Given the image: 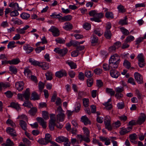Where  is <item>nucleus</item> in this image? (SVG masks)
Returning <instances> with one entry per match:
<instances>
[{
    "label": "nucleus",
    "mask_w": 146,
    "mask_h": 146,
    "mask_svg": "<svg viewBox=\"0 0 146 146\" xmlns=\"http://www.w3.org/2000/svg\"><path fill=\"white\" fill-rule=\"evenodd\" d=\"M55 75L58 78H61L63 76H65L67 75L66 71L64 70H61L56 72Z\"/></svg>",
    "instance_id": "1a4fd4ad"
},
{
    "label": "nucleus",
    "mask_w": 146,
    "mask_h": 146,
    "mask_svg": "<svg viewBox=\"0 0 146 146\" xmlns=\"http://www.w3.org/2000/svg\"><path fill=\"white\" fill-rule=\"evenodd\" d=\"M9 6L16 10H17L19 11L21 10V8L19 7L18 4L17 3H11L10 4Z\"/></svg>",
    "instance_id": "5701e85b"
},
{
    "label": "nucleus",
    "mask_w": 146,
    "mask_h": 146,
    "mask_svg": "<svg viewBox=\"0 0 146 146\" xmlns=\"http://www.w3.org/2000/svg\"><path fill=\"white\" fill-rule=\"evenodd\" d=\"M103 67L104 70L105 71L111 69H115L114 68H112L110 66L109 62V65L107 64H104L103 65Z\"/></svg>",
    "instance_id": "f704fd0d"
},
{
    "label": "nucleus",
    "mask_w": 146,
    "mask_h": 146,
    "mask_svg": "<svg viewBox=\"0 0 146 146\" xmlns=\"http://www.w3.org/2000/svg\"><path fill=\"white\" fill-rule=\"evenodd\" d=\"M68 140V138L62 136L57 137L56 139V141L59 143L66 142Z\"/></svg>",
    "instance_id": "aec40b11"
},
{
    "label": "nucleus",
    "mask_w": 146,
    "mask_h": 146,
    "mask_svg": "<svg viewBox=\"0 0 146 146\" xmlns=\"http://www.w3.org/2000/svg\"><path fill=\"white\" fill-rule=\"evenodd\" d=\"M6 123L7 124L10 125L13 127H15L16 126V125L15 123L10 119H8Z\"/></svg>",
    "instance_id": "6e6d98bb"
},
{
    "label": "nucleus",
    "mask_w": 146,
    "mask_h": 146,
    "mask_svg": "<svg viewBox=\"0 0 146 146\" xmlns=\"http://www.w3.org/2000/svg\"><path fill=\"white\" fill-rule=\"evenodd\" d=\"M91 42L92 44L96 43L98 42V38L95 35H92L91 37Z\"/></svg>",
    "instance_id": "72a5a7b5"
},
{
    "label": "nucleus",
    "mask_w": 146,
    "mask_h": 146,
    "mask_svg": "<svg viewBox=\"0 0 146 146\" xmlns=\"http://www.w3.org/2000/svg\"><path fill=\"white\" fill-rule=\"evenodd\" d=\"M111 76L113 78H117L120 75L119 72L116 70L112 69L110 70V72Z\"/></svg>",
    "instance_id": "4468645a"
},
{
    "label": "nucleus",
    "mask_w": 146,
    "mask_h": 146,
    "mask_svg": "<svg viewBox=\"0 0 146 146\" xmlns=\"http://www.w3.org/2000/svg\"><path fill=\"white\" fill-rule=\"evenodd\" d=\"M84 28L87 30H89L91 28V25L88 23H86L83 25Z\"/></svg>",
    "instance_id": "69168bd1"
},
{
    "label": "nucleus",
    "mask_w": 146,
    "mask_h": 146,
    "mask_svg": "<svg viewBox=\"0 0 146 146\" xmlns=\"http://www.w3.org/2000/svg\"><path fill=\"white\" fill-rule=\"evenodd\" d=\"M83 103L84 106L85 107H88L89 106V100L88 99L84 98L83 100Z\"/></svg>",
    "instance_id": "a18cd8bd"
},
{
    "label": "nucleus",
    "mask_w": 146,
    "mask_h": 146,
    "mask_svg": "<svg viewBox=\"0 0 146 146\" xmlns=\"http://www.w3.org/2000/svg\"><path fill=\"white\" fill-rule=\"evenodd\" d=\"M37 109L36 108H31L29 111V113L32 115H34L37 112Z\"/></svg>",
    "instance_id": "a19ab883"
},
{
    "label": "nucleus",
    "mask_w": 146,
    "mask_h": 146,
    "mask_svg": "<svg viewBox=\"0 0 146 146\" xmlns=\"http://www.w3.org/2000/svg\"><path fill=\"white\" fill-rule=\"evenodd\" d=\"M44 139L48 143L50 142L51 140L50 135L49 133L46 134Z\"/></svg>",
    "instance_id": "13d9d810"
},
{
    "label": "nucleus",
    "mask_w": 146,
    "mask_h": 146,
    "mask_svg": "<svg viewBox=\"0 0 146 146\" xmlns=\"http://www.w3.org/2000/svg\"><path fill=\"white\" fill-rule=\"evenodd\" d=\"M120 62L119 56L117 54H114L111 56L109 60L110 66L115 69L118 67Z\"/></svg>",
    "instance_id": "f257e3e1"
},
{
    "label": "nucleus",
    "mask_w": 146,
    "mask_h": 146,
    "mask_svg": "<svg viewBox=\"0 0 146 146\" xmlns=\"http://www.w3.org/2000/svg\"><path fill=\"white\" fill-rule=\"evenodd\" d=\"M50 16L53 18H57L59 21H61L62 14L61 13L56 14V13L54 12L53 13L52 15H51Z\"/></svg>",
    "instance_id": "2f4dec72"
},
{
    "label": "nucleus",
    "mask_w": 146,
    "mask_h": 146,
    "mask_svg": "<svg viewBox=\"0 0 146 146\" xmlns=\"http://www.w3.org/2000/svg\"><path fill=\"white\" fill-rule=\"evenodd\" d=\"M15 43V42L14 41L10 42L7 45V48H9L15 47V46L14 45Z\"/></svg>",
    "instance_id": "680f3d73"
},
{
    "label": "nucleus",
    "mask_w": 146,
    "mask_h": 146,
    "mask_svg": "<svg viewBox=\"0 0 146 146\" xmlns=\"http://www.w3.org/2000/svg\"><path fill=\"white\" fill-rule=\"evenodd\" d=\"M11 107L15 108L17 111H19L21 110L20 105L18 103L14 102H11Z\"/></svg>",
    "instance_id": "7c9ffc66"
},
{
    "label": "nucleus",
    "mask_w": 146,
    "mask_h": 146,
    "mask_svg": "<svg viewBox=\"0 0 146 146\" xmlns=\"http://www.w3.org/2000/svg\"><path fill=\"white\" fill-rule=\"evenodd\" d=\"M38 142L40 144L44 145H46L48 143L44 138L40 139L38 140Z\"/></svg>",
    "instance_id": "864d4df0"
},
{
    "label": "nucleus",
    "mask_w": 146,
    "mask_h": 146,
    "mask_svg": "<svg viewBox=\"0 0 146 146\" xmlns=\"http://www.w3.org/2000/svg\"><path fill=\"white\" fill-rule=\"evenodd\" d=\"M87 84L88 87H91L93 84V80L92 78L88 79L87 81Z\"/></svg>",
    "instance_id": "bf43d9fd"
},
{
    "label": "nucleus",
    "mask_w": 146,
    "mask_h": 146,
    "mask_svg": "<svg viewBox=\"0 0 146 146\" xmlns=\"http://www.w3.org/2000/svg\"><path fill=\"white\" fill-rule=\"evenodd\" d=\"M118 12L119 13H123L125 12L126 10L124 7L123 5L120 4L117 7Z\"/></svg>",
    "instance_id": "473e14b6"
},
{
    "label": "nucleus",
    "mask_w": 146,
    "mask_h": 146,
    "mask_svg": "<svg viewBox=\"0 0 146 146\" xmlns=\"http://www.w3.org/2000/svg\"><path fill=\"white\" fill-rule=\"evenodd\" d=\"M19 13L18 11L16 10H15L12 11L10 13V15L11 17H15L18 16Z\"/></svg>",
    "instance_id": "338daca9"
},
{
    "label": "nucleus",
    "mask_w": 146,
    "mask_h": 146,
    "mask_svg": "<svg viewBox=\"0 0 146 146\" xmlns=\"http://www.w3.org/2000/svg\"><path fill=\"white\" fill-rule=\"evenodd\" d=\"M9 62L10 64L16 65L19 63L20 62V61L19 58H17L9 60Z\"/></svg>",
    "instance_id": "e433bc0d"
},
{
    "label": "nucleus",
    "mask_w": 146,
    "mask_h": 146,
    "mask_svg": "<svg viewBox=\"0 0 146 146\" xmlns=\"http://www.w3.org/2000/svg\"><path fill=\"white\" fill-rule=\"evenodd\" d=\"M104 36L108 39H110L111 36V33L110 30L106 31L104 32Z\"/></svg>",
    "instance_id": "4c0bfd02"
},
{
    "label": "nucleus",
    "mask_w": 146,
    "mask_h": 146,
    "mask_svg": "<svg viewBox=\"0 0 146 146\" xmlns=\"http://www.w3.org/2000/svg\"><path fill=\"white\" fill-rule=\"evenodd\" d=\"M54 51L56 53L59 54L60 55L63 56L67 53L68 50L65 48L61 49L59 48H55Z\"/></svg>",
    "instance_id": "0eeeda50"
},
{
    "label": "nucleus",
    "mask_w": 146,
    "mask_h": 146,
    "mask_svg": "<svg viewBox=\"0 0 146 146\" xmlns=\"http://www.w3.org/2000/svg\"><path fill=\"white\" fill-rule=\"evenodd\" d=\"M100 139L102 141L105 142L104 144L106 145H108L111 144L110 139L108 138L100 136Z\"/></svg>",
    "instance_id": "6ab92c4d"
},
{
    "label": "nucleus",
    "mask_w": 146,
    "mask_h": 146,
    "mask_svg": "<svg viewBox=\"0 0 146 146\" xmlns=\"http://www.w3.org/2000/svg\"><path fill=\"white\" fill-rule=\"evenodd\" d=\"M105 15L106 17L107 18L113 19L114 17L113 14L112 12H107L106 13Z\"/></svg>",
    "instance_id": "8fccbe9b"
},
{
    "label": "nucleus",
    "mask_w": 146,
    "mask_h": 146,
    "mask_svg": "<svg viewBox=\"0 0 146 146\" xmlns=\"http://www.w3.org/2000/svg\"><path fill=\"white\" fill-rule=\"evenodd\" d=\"M29 27V26L26 25L22 28H19L16 29V32L19 34H24L26 32L25 31Z\"/></svg>",
    "instance_id": "9d476101"
},
{
    "label": "nucleus",
    "mask_w": 146,
    "mask_h": 146,
    "mask_svg": "<svg viewBox=\"0 0 146 146\" xmlns=\"http://www.w3.org/2000/svg\"><path fill=\"white\" fill-rule=\"evenodd\" d=\"M24 83L23 81H19L15 84V86L17 89L19 91L23 90L24 88Z\"/></svg>",
    "instance_id": "ddd939ff"
},
{
    "label": "nucleus",
    "mask_w": 146,
    "mask_h": 146,
    "mask_svg": "<svg viewBox=\"0 0 146 146\" xmlns=\"http://www.w3.org/2000/svg\"><path fill=\"white\" fill-rule=\"evenodd\" d=\"M30 96V93L29 88L26 89L25 93L23 94H17V98L21 101H23L24 98L27 100H28Z\"/></svg>",
    "instance_id": "f03ea898"
},
{
    "label": "nucleus",
    "mask_w": 146,
    "mask_h": 146,
    "mask_svg": "<svg viewBox=\"0 0 146 146\" xmlns=\"http://www.w3.org/2000/svg\"><path fill=\"white\" fill-rule=\"evenodd\" d=\"M23 49L26 51L27 54H29L32 52L33 50V48L29 44H26L23 46Z\"/></svg>",
    "instance_id": "9b49d317"
},
{
    "label": "nucleus",
    "mask_w": 146,
    "mask_h": 146,
    "mask_svg": "<svg viewBox=\"0 0 146 146\" xmlns=\"http://www.w3.org/2000/svg\"><path fill=\"white\" fill-rule=\"evenodd\" d=\"M38 86L39 90L42 92L44 87V84L43 82H40L38 84Z\"/></svg>",
    "instance_id": "e2e57ef3"
},
{
    "label": "nucleus",
    "mask_w": 146,
    "mask_h": 146,
    "mask_svg": "<svg viewBox=\"0 0 146 146\" xmlns=\"http://www.w3.org/2000/svg\"><path fill=\"white\" fill-rule=\"evenodd\" d=\"M111 101V99L110 98L108 100L107 102L103 104V105L106 107V108L108 110H110L112 108L111 104L109 103Z\"/></svg>",
    "instance_id": "bb28decb"
},
{
    "label": "nucleus",
    "mask_w": 146,
    "mask_h": 146,
    "mask_svg": "<svg viewBox=\"0 0 146 146\" xmlns=\"http://www.w3.org/2000/svg\"><path fill=\"white\" fill-rule=\"evenodd\" d=\"M72 19V17L71 15H67L62 17L61 21L62 22L69 21Z\"/></svg>",
    "instance_id": "cd10ccee"
},
{
    "label": "nucleus",
    "mask_w": 146,
    "mask_h": 146,
    "mask_svg": "<svg viewBox=\"0 0 146 146\" xmlns=\"http://www.w3.org/2000/svg\"><path fill=\"white\" fill-rule=\"evenodd\" d=\"M81 120L85 125L90 124V121L86 116H82L81 118Z\"/></svg>",
    "instance_id": "393cba45"
},
{
    "label": "nucleus",
    "mask_w": 146,
    "mask_h": 146,
    "mask_svg": "<svg viewBox=\"0 0 146 146\" xmlns=\"http://www.w3.org/2000/svg\"><path fill=\"white\" fill-rule=\"evenodd\" d=\"M43 117L45 119H47L49 118L48 113L46 111H43L42 112Z\"/></svg>",
    "instance_id": "603ef678"
},
{
    "label": "nucleus",
    "mask_w": 146,
    "mask_h": 146,
    "mask_svg": "<svg viewBox=\"0 0 146 146\" xmlns=\"http://www.w3.org/2000/svg\"><path fill=\"white\" fill-rule=\"evenodd\" d=\"M49 31L52 32V35L55 37L59 36L60 34L58 29L54 26H52L49 29Z\"/></svg>",
    "instance_id": "39448f33"
},
{
    "label": "nucleus",
    "mask_w": 146,
    "mask_h": 146,
    "mask_svg": "<svg viewBox=\"0 0 146 146\" xmlns=\"http://www.w3.org/2000/svg\"><path fill=\"white\" fill-rule=\"evenodd\" d=\"M19 125L21 128L24 131H25L27 129V124L25 121L21 120L19 122Z\"/></svg>",
    "instance_id": "c85d7f7f"
},
{
    "label": "nucleus",
    "mask_w": 146,
    "mask_h": 146,
    "mask_svg": "<svg viewBox=\"0 0 146 146\" xmlns=\"http://www.w3.org/2000/svg\"><path fill=\"white\" fill-rule=\"evenodd\" d=\"M134 39L133 36L132 35L128 36L125 39V42H130L134 40Z\"/></svg>",
    "instance_id": "de8ad7c7"
},
{
    "label": "nucleus",
    "mask_w": 146,
    "mask_h": 146,
    "mask_svg": "<svg viewBox=\"0 0 146 146\" xmlns=\"http://www.w3.org/2000/svg\"><path fill=\"white\" fill-rule=\"evenodd\" d=\"M32 99L34 100H38L39 99V96L35 92H34L32 94Z\"/></svg>",
    "instance_id": "3c124183"
},
{
    "label": "nucleus",
    "mask_w": 146,
    "mask_h": 146,
    "mask_svg": "<svg viewBox=\"0 0 146 146\" xmlns=\"http://www.w3.org/2000/svg\"><path fill=\"white\" fill-rule=\"evenodd\" d=\"M104 14L102 13H98L97 12L95 17L91 18L90 20L92 21H94L97 22H100L101 21L100 19L103 17Z\"/></svg>",
    "instance_id": "20e7f679"
},
{
    "label": "nucleus",
    "mask_w": 146,
    "mask_h": 146,
    "mask_svg": "<svg viewBox=\"0 0 146 146\" xmlns=\"http://www.w3.org/2000/svg\"><path fill=\"white\" fill-rule=\"evenodd\" d=\"M43 70H46L49 68V66L48 63L46 62H43L40 63V66H39Z\"/></svg>",
    "instance_id": "c9c22d12"
},
{
    "label": "nucleus",
    "mask_w": 146,
    "mask_h": 146,
    "mask_svg": "<svg viewBox=\"0 0 146 146\" xmlns=\"http://www.w3.org/2000/svg\"><path fill=\"white\" fill-rule=\"evenodd\" d=\"M137 58L138 60V64L140 68L144 66L145 64V62L144 57L143 54L140 53L138 54Z\"/></svg>",
    "instance_id": "7ed1b4c3"
},
{
    "label": "nucleus",
    "mask_w": 146,
    "mask_h": 146,
    "mask_svg": "<svg viewBox=\"0 0 146 146\" xmlns=\"http://www.w3.org/2000/svg\"><path fill=\"white\" fill-rule=\"evenodd\" d=\"M50 119L49 126L50 130L52 131L54 129V127L56 125V119L54 116L52 117L51 115L50 117Z\"/></svg>",
    "instance_id": "423d86ee"
},
{
    "label": "nucleus",
    "mask_w": 146,
    "mask_h": 146,
    "mask_svg": "<svg viewBox=\"0 0 146 146\" xmlns=\"http://www.w3.org/2000/svg\"><path fill=\"white\" fill-rule=\"evenodd\" d=\"M66 63L70 66L71 68L72 69H75L77 67L76 64L72 61L67 62Z\"/></svg>",
    "instance_id": "ea45409f"
},
{
    "label": "nucleus",
    "mask_w": 146,
    "mask_h": 146,
    "mask_svg": "<svg viewBox=\"0 0 146 146\" xmlns=\"http://www.w3.org/2000/svg\"><path fill=\"white\" fill-rule=\"evenodd\" d=\"M115 90L117 93H121L123 91L124 88L122 87H118L115 88Z\"/></svg>",
    "instance_id": "5fc2aeb1"
},
{
    "label": "nucleus",
    "mask_w": 146,
    "mask_h": 146,
    "mask_svg": "<svg viewBox=\"0 0 146 146\" xmlns=\"http://www.w3.org/2000/svg\"><path fill=\"white\" fill-rule=\"evenodd\" d=\"M7 132L12 136L16 137L17 135L16 131L13 128L10 127H8L7 128Z\"/></svg>",
    "instance_id": "dca6fc26"
},
{
    "label": "nucleus",
    "mask_w": 146,
    "mask_h": 146,
    "mask_svg": "<svg viewBox=\"0 0 146 146\" xmlns=\"http://www.w3.org/2000/svg\"><path fill=\"white\" fill-rule=\"evenodd\" d=\"M9 69L10 71L15 74H16L17 72V69L14 66H10Z\"/></svg>",
    "instance_id": "79ce46f5"
},
{
    "label": "nucleus",
    "mask_w": 146,
    "mask_h": 146,
    "mask_svg": "<svg viewBox=\"0 0 146 146\" xmlns=\"http://www.w3.org/2000/svg\"><path fill=\"white\" fill-rule=\"evenodd\" d=\"M63 28L66 31H69L72 29L73 26L72 24L70 22H67L64 23Z\"/></svg>",
    "instance_id": "f3484780"
},
{
    "label": "nucleus",
    "mask_w": 146,
    "mask_h": 146,
    "mask_svg": "<svg viewBox=\"0 0 146 146\" xmlns=\"http://www.w3.org/2000/svg\"><path fill=\"white\" fill-rule=\"evenodd\" d=\"M85 75L87 78H90L93 76V74L91 71H87L85 72Z\"/></svg>",
    "instance_id": "774afa93"
},
{
    "label": "nucleus",
    "mask_w": 146,
    "mask_h": 146,
    "mask_svg": "<svg viewBox=\"0 0 146 146\" xmlns=\"http://www.w3.org/2000/svg\"><path fill=\"white\" fill-rule=\"evenodd\" d=\"M106 92L108 94H110L111 96H114L115 94V92L112 89L106 88Z\"/></svg>",
    "instance_id": "58836bf2"
},
{
    "label": "nucleus",
    "mask_w": 146,
    "mask_h": 146,
    "mask_svg": "<svg viewBox=\"0 0 146 146\" xmlns=\"http://www.w3.org/2000/svg\"><path fill=\"white\" fill-rule=\"evenodd\" d=\"M4 94L7 98H9L12 97L13 95V94L10 91H7L4 93Z\"/></svg>",
    "instance_id": "052dcab7"
},
{
    "label": "nucleus",
    "mask_w": 146,
    "mask_h": 146,
    "mask_svg": "<svg viewBox=\"0 0 146 146\" xmlns=\"http://www.w3.org/2000/svg\"><path fill=\"white\" fill-rule=\"evenodd\" d=\"M36 119L38 122L40 123V125L42 126L43 128H45L46 127V122L42 118L37 117L36 118Z\"/></svg>",
    "instance_id": "f8f14e48"
},
{
    "label": "nucleus",
    "mask_w": 146,
    "mask_h": 146,
    "mask_svg": "<svg viewBox=\"0 0 146 146\" xmlns=\"http://www.w3.org/2000/svg\"><path fill=\"white\" fill-rule=\"evenodd\" d=\"M65 117L64 113L61 112L57 115V120L59 121H64Z\"/></svg>",
    "instance_id": "b1692460"
},
{
    "label": "nucleus",
    "mask_w": 146,
    "mask_h": 146,
    "mask_svg": "<svg viewBox=\"0 0 146 146\" xmlns=\"http://www.w3.org/2000/svg\"><path fill=\"white\" fill-rule=\"evenodd\" d=\"M146 116L143 113L138 118L137 121V123L139 125H141L143 123L145 120Z\"/></svg>",
    "instance_id": "2eb2a0df"
},
{
    "label": "nucleus",
    "mask_w": 146,
    "mask_h": 146,
    "mask_svg": "<svg viewBox=\"0 0 146 146\" xmlns=\"http://www.w3.org/2000/svg\"><path fill=\"white\" fill-rule=\"evenodd\" d=\"M45 48V46L39 47H37L35 49V51L36 53H40L42 50H44Z\"/></svg>",
    "instance_id": "4d7b16f0"
},
{
    "label": "nucleus",
    "mask_w": 146,
    "mask_h": 146,
    "mask_svg": "<svg viewBox=\"0 0 146 146\" xmlns=\"http://www.w3.org/2000/svg\"><path fill=\"white\" fill-rule=\"evenodd\" d=\"M120 29L121 32L125 35L127 36L130 33L128 31L123 27L121 28Z\"/></svg>",
    "instance_id": "c03bdc74"
},
{
    "label": "nucleus",
    "mask_w": 146,
    "mask_h": 146,
    "mask_svg": "<svg viewBox=\"0 0 146 146\" xmlns=\"http://www.w3.org/2000/svg\"><path fill=\"white\" fill-rule=\"evenodd\" d=\"M29 62L31 64L35 66H40V63L39 61L35 60L32 58H30L29 60Z\"/></svg>",
    "instance_id": "4be33fe9"
},
{
    "label": "nucleus",
    "mask_w": 146,
    "mask_h": 146,
    "mask_svg": "<svg viewBox=\"0 0 146 146\" xmlns=\"http://www.w3.org/2000/svg\"><path fill=\"white\" fill-rule=\"evenodd\" d=\"M11 86L10 84L7 82H0V91L2 90V88H7Z\"/></svg>",
    "instance_id": "412c9836"
},
{
    "label": "nucleus",
    "mask_w": 146,
    "mask_h": 146,
    "mask_svg": "<svg viewBox=\"0 0 146 146\" xmlns=\"http://www.w3.org/2000/svg\"><path fill=\"white\" fill-rule=\"evenodd\" d=\"M94 33L99 36H101L103 34V32L100 29L97 28L94 29Z\"/></svg>",
    "instance_id": "c756f323"
},
{
    "label": "nucleus",
    "mask_w": 146,
    "mask_h": 146,
    "mask_svg": "<svg viewBox=\"0 0 146 146\" xmlns=\"http://www.w3.org/2000/svg\"><path fill=\"white\" fill-rule=\"evenodd\" d=\"M30 16L29 14L26 13H23L21 15V17L23 19H27Z\"/></svg>",
    "instance_id": "49530a36"
},
{
    "label": "nucleus",
    "mask_w": 146,
    "mask_h": 146,
    "mask_svg": "<svg viewBox=\"0 0 146 146\" xmlns=\"http://www.w3.org/2000/svg\"><path fill=\"white\" fill-rule=\"evenodd\" d=\"M131 127H128L127 128H122L119 131V133L121 135H123L129 132L132 129Z\"/></svg>",
    "instance_id": "a211bd4d"
},
{
    "label": "nucleus",
    "mask_w": 146,
    "mask_h": 146,
    "mask_svg": "<svg viewBox=\"0 0 146 146\" xmlns=\"http://www.w3.org/2000/svg\"><path fill=\"white\" fill-rule=\"evenodd\" d=\"M123 65L125 68L129 69L131 67V63L127 60H125L123 63Z\"/></svg>",
    "instance_id": "37998d69"
},
{
    "label": "nucleus",
    "mask_w": 146,
    "mask_h": 146,
    "mask_svg": "<svg viewBox=\"0 0 146 146\" xmlns=\"http://www.w3.org/2000/svg\"><path fill=\"white\" fill-rule=\"evenodd\" d=\"M46 78L47 80H51L52 79V74L51 72H48L46 73L45 74Z\"/></svg>",
    "instance_id": "09e8293b"
},
{
    "label": "nucleus",
    "mask_w": 146,
    "mask_h": 146,
    "mask_svg": "<svg viewBox=\"0 0 146 146\" xmlns=\"http://www.w3.org/2000/svg\"><path fill=\"white\" fill-rule=\"evenodd\" d=\"M127 19V18L126 17H125L124 19L121 20L119 21V24L122 25H126L127 24L126 21Z\"/></svg>",
    "instance_id": "0e129e2a"
},
{
    "label": "nucleus",
    "mask_w": 146,
    "mask_h": 146,
    "mask_svg": "<svg viewBox=\"0 0 146 146\" xmlns=\"http://www.w3.org/2000/svg\"><path fill=\"white\" fill-rule=\"evenodd\" d=\"M11 21L15 25H20L23 23V22L21 20L17 18H13L11 19Z\"/></svg>",
    "instance_id": "a878e982"
},
{
    "label": "nucleus",
    "mask_w": 146,
    "mask_h": 146,
    "mask_svg": "<svg viewBox=\"0 0 146 146\" xmlns=\"http://www.w3.org/2000/svg\"><path fill=\"white\" fill-rule=\"evenodd\" d=\"M134 75L136 80L138 83L141 84L143 82V78L141 74L138 72H136Z\"/></svg>",
    "instance_id": "6e6552de"
}]
</instances>
